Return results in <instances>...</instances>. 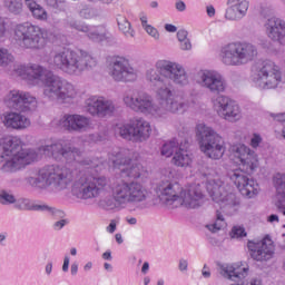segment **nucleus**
<instances>
[{
	"label": "nucleus",
	"instance_id": "obj_14",
	"mask_svg": "<svg viewBox=\"0 0 285 285\" xmlns=\"http://www.w3.org/2000/svg\"><path fill=\"white\" fill-rule=\"evenodd\" d=\"M284 79V70L273 60H264L252 71L250 81L258 90H275Z\"/></svg>",
	"mask_w": 285,
	"mask_h": 285
},
{
	"label": "nucleus",
	"instance_id": "obj_44",
	"mask_svg": "<svg viewBox=\"0 0 285 285\" xmlns=\"http://www.w3.org/2000/svg\"><path fill=\"white\" fill-rule=\"evenodd\" d=\"M117 230V220L112 219L110 220L109 225L107 226V233H115Z\"/></svg>",
	"mask_w": 285,
	"mask_h": 285
},
{
	"label": "nucleus",
	"instance_id": "obj_12",
	"mask_svg": "<svg viewBox=\"0 0 285 285\" xmlns=\"http://www.w3.org/2000/svg\"><path fill=\"white\" fill-rule=\"evenodd\" d=\"M257 46L248 41H233L224 45L219 51V59L223 66L239 68L248 66L257 59Z\"/></svg>",
	"mask_w": 285,
	"mask_h": 285
},
{
	"label": "nucleus",
	"instance_id": "obj_46",
	"mask_svg": "<svg viewBox=\"0 0 285 285\" xmlns=\"http://www.w3.org/2000/svg\"><path fill=\"white\" fill-rule=\"evenodd\" d=\"M69 268H70V256H65L63 264H62V272L68 273Z\"/></svg>",
	"mask_w": 285,
	"mask_h": 285
},
{
	"label": "nucleus",
	"instance_id": "obj_40",
	"mask_svg": "<svg viewBox=\"0 0 285 285\" xmlns=\"http://www.w3.org/2000/svg\"><path fill=\"white\" fill-rule=\"evenodd\" d=\"M177 39H178L179 42L185 41L186 39H188V31H186L184 29L178 30Z\"/></svg>",
	"mask_w": 285,
	"mask_h": 285
},
{
	"label": "nucleus",
	"instance_id": "obj_9",
	"mask_svg": "<svg viewBox=\"0 0 285 285\" xmlns=\"http://www.w3.org/2000/svg\"><path fill=\"white\" fill-rule=\"evenodd\" d=\"M35 149H23V141L17 136H0V164L2 173H17L37 161Z\"/></svg>",
	"mask_w": 285,
	"mask_h": 285
},
{
	"label": "nucleus",
	"instance_id": "obj_61",
	"mask_svg": "<svg viewBox=\"0 0 285 285\" xmlns=\"http://www.w3.org/2000/svg\"><path fill=\"white\" fill-rule=\"evenodd\" d=\"M116 242L117 244H124V238L121 237V234H116Z\"/></svg>",
	"mask_w": 285,
	"mask_h": 285
},
{
	"label": "nucleus",
	"instance_id": "obj_58",
	"mask_svg": "<svg viewBox=\"0 0 285 285\" xmlns=\"http://www.w3.org/2000/svg\"><path fill=\"white\" fill-rule=\"evenodd\" d=\"M149 269H150V264H148V262H145V263L142 264V267H141V273H142L144 275H146V273H148Z\"/></svg>",
	"mask_w": 285,
	"mask_h": 285
},
{
	"label": "nucleus",
	"instance_id": "obj_5",
	"mask_svg": "<svg viewBox=\"0 0 285 285\" xmlns=\"http://www.w3.org/2000/svg\"><path fill=\"white\" fill-rule=\"evenodd\" d=\"M205 177L207 178V193L210 195L213 202H216L220 208V210L216 212L215 222L207 224L205 228H207L209 233H219V230L226 228V219H224V215H235V213L239 210V199L233 191H230V186L217 177L215 170L210 169L205 173Z\"/></svg>",
	"mask_w": 285,
	"mask_h": 285
},
{
	"label": "nucleus",
	"instance_id": "obj_6",
	"mask_svg": "<svg viewBox=\"0 0 285 285\" xmlns=\"http://www.w3.org/2000/svg\"><path fill=\"white\" fill-rule=\"evenodd\" d=\"M168 179L163 178L156 187V194L166 206H184V208H199L204 205V191L202 185L194 184L181 188L179 183H173V170H167Z\"/></svg>",
	"mask_w": 285,
	"mask_h": 285
},
{
	"label": "nucleus",
	"instance_id": "obj_52",
	"mask_svg": "<svg viewBox=\"0 0 285 285\" xmlns=\"http://www.w3.org/2000/svg\"><path fill=\"white\" fill-rule=\"evenodd\" d=\"M276 208L285 217V205L282 202L276 203Z\"/></svg>",
	"mask_w": 285,
	"mask_h": 285
},
{
	"label": "nucleus",
	"instance_id": "obj_32",
	"mask_svg": "<svg viewBox=\"0 0 285 285\" xmlns=\"http://www.w3.org/2000/svg\"><path fill=\"white\" fill-rule=\"evenodd\" d=\"M0 204L3 206H9L10 204H17V198H14V195L3 190L0 191Z\"/></svg>",
	"mask_w": 285,
	"mask_h": 285
},
{
	"label": "nucleus",
	"instance_id": "obj_28",
	"mask_svg": "<svg viewBox=\"0 0 285 285\" xmlns=\"http://www.w3.org/2000/svg\"><path fill=\"white\" fill-rule=\"evenodd\" d=\"M24 4L31 12L33 19H37L38 21H48V11H46L41 4L37 3V1L24 0Z\"/></svg>",
	"mask_w": 285,
	"mask_h": 285
},
{
	"label": "nucleus",
	"instance_id": "obj_13",
	"mask_svg": "<svg viewBox=\"0 0 285 285\" xmlns=\"http://www.w3.org/2000/svg\"><path fill=\"white\" fill-rule=\"evenodd\" d=\"M13 41L21 50H43L48 43V31L30 22L16 24Z\"/></svg>",
	"mask_w": 285,
	"mask_h": 285
},
{
	"label": "nucleus",
	"instance_id": "obj_4",
	"mask_svg": "<svg viewBox=\"0 0 285 285\" xmlns=\"http://www.w3.org/2000/svg\"><path fill=\"white\" fill-rule=\"evenodd\" d=\"M195 81L212 95H218V97L213 98V104L219 117L226 121H239L242 119L239 105L228 96L222 95L228 88V82L222 73L215 70H200L195 75Z\"/></svg>",
	"mask_w": 285,
	"mask_h": 285
},
{
	"label": "nucleus",
	"instance_id": "obj_1",
	"mask_svg": "<svg viewBox=\"0 0 285 285\" xmlns=\"http://www.w3.org/2000/svg\"><path fill=\"white\" fill-rule=\"evenodd\" d=\"M28 184L32 188L50 193H62L71 186V195L85 202L97 199L104 190L111 187V196L100 199V206L105 210H121L126 206L144 210L146 202L150 199L148 188L140 181L117 178L110 183V178L106 176L79 175V171L59 165L40 168L28 177Z\"/></svg>",
	"mask_w": 285,
	"mask_h": 285
},
{
	"label": "nucleus",
	"instance_id": "obj_10",
	"mask_svg": "<svg viewBox=\"0 0 285 285\" xmlns=\"http://www.w3.org/2000/svg\"><path fill=\"white\" fill-rule=\"evenodd\" d=\"M38 153L46 157H51L55 161H66L67 164L77 161V164L86 168H95L96 173H101L108 166V163L104 158L94 157L81 159V155H83L81 149L63 139L51 140L49 144L40 146Z\"/></svg>",
	"mask_w": 285,
	"mask_h": 285
},
{
	"label": "nucleus",
	"instance_id": "obj_33",
	"mask_svg": "<svg viewBox=\"0 0 285 285\" xmlns=\"http://www.w3.org/2000/svg\"><path fill=\"white\" fill-rule=\"evenodd\" d=\"M232 239H239L246 237V229L242 226H234L230 232Z\"/></svg>",
	"mask_w": 285,
	"mask_h": 285
},
{
	"label": "nucleus",
	"instance_id": "obj_37",
	"mask_svg": "<svg viewBox=\"0 0 285 285\" xmlns=\"http://www.w3.org/2000/svg\"><path fill=\"white\" fill-rule=\"evenodd\" d=\"M53 219H60L53 223L52 228L53 230H61L65 226H67L68 220L62 218H53Z\"/></svg>",
	"mask_w": 285,
	"mask_h": 285
},
{
	"label": "nucleus",
	"instance_id": "obj_15",
	"mask_svg": "<svg viewBox=\"0 0 285 285\" xmlns=\"http://www.w3.org/2000/svg\"><path fill=\"white\" fill-rule=\"evenodd\" d=\"M196 138L200 150L209 159H222L226 147L224 146V139L215 129L204 124L196 126Z\"/></svg>",
	"mask_w": 285,
	"mask_h": 285
},
{
	"label": "nucleus",
	"instance_id": "obj_39",
	"mask_svg": "<svg viewBox=\"0 0 285 285\" xmlns=\"http://www.w3.org/2000/svg\"><path fill=\"white\" fill-rule=\"evenodd\" d=\"M179 48L180 50H193V43L190 42V39L187 38L186 40H180Z\"/></svg>",
	"mask_w": 285,
	"mask_h": 285
},
{
	"label": "nucleus",
	"instance_id": "obj_8",
	"mask_svg": "<svg viewBox=\"0 0 285 285\" xmlns=\"http://www.w3.org/2000/svg\"><path fill=\"white\" fill-rule=\"evenodd\" d=\"M7 108L16 111H4L0 119L7 130H26L30 128V118L22 112L37 110V98L28 91L13 89L4 96Z\"/></svg>",
	"mask_w": 285,
	"mask_h": 285
},
{
	"label": "nucleus",
	"instance_id": "obj_62",
	"mask_svg": "<svg viewBox=\"0 0 285 285\" xmlns=\"http://www.w3.org/2000/svg\"><path fill=\"white\" fill-rule=\"evenodd\" d=\"M149 6H150V8H153V9H157V8H159V2H157V1L154 0V1L150 2Z\"/></svg>",
	"mask_w": 285,
	"mask_h": 285
},
{
	"label": "nucleus",
	"instance_id": "obj_57",
	"mask_svg": "<svg viewBox=\"0 0 285 285\" xmlns=\"http://www.w3.org/2000/svg\"><path fill=\"white\" fill-rule=\"evenodd\" d=\"M206 12H207L208 17H215V7L208 6L206 8Z\"/></svg>",
	"mask_w": 285,
	"mask_h": 285
},
{
	"label": "nucleus",
	"instance_id": "obj_60",
	"mask_svg": "<svg viewBox=\"0 0 285 285\" xmlns=\"http://www.w3.org/2000/svg\"><path fill=\"white\" fill-rule=\"evenodd\" d=\"M104 268H105V271H108L109 273H112V265H110V263H105Z\"/></svg>",
	"mask_w": 285,
	"mask_h": 285
},
{
	"label": "nucleus",
	"instance_id": "obj_51",
	"mask_svg": "<svg viewBox=\"0 0 285 285\" xmlns=\"http://www.w3.org/2000/svg\"><path fill=\"white\" fill-rule=\"evenodd\" d=\"M140 23L142 26V28H146L148 24V16H146L145 13L140 14Z\"/></svg>",
	"mask_w": 285,
	"mask_h": 285
},
{
	"label": "nucleus",
	"instance_id": "obj_16",
	"mask_svg": "<svg viewBox=\"0 0 285 285\" xmlns=\"http://www.w3.org/2000/svg\"><path fill=\"white\" fill-rule=\"evenodd\" d=\"M116 132L127 139V141H135L141 144L150 138L153 127L150 122L141 117H136L129 121V124L120 125L116 129Z\"/></svg>",
	"mask_w": 285,
	"mask_h": 285
},
{
	"label": "nucleus",
	"instance_id": "obj_7",
	"mask_svg": "<svg viewBox=\"0 0 285 285\" xmlns=\"http://www.w3.org/2000/svg\"><path fill=\"white\" fill-rule=\"evenodd\" d=\"M234 157L240 163L242 169H234L228 173L229 179L235 184L243 197L253 199L258 193L259 185H257L248 175H253L259 160L257 154L250 147L238 144L232 147Z\"/></svg>",
	"mask_w": 285,
	"mask_h": 285
},
{
	"label": "nucleus",
	"instance_id": "obj_2",
	"mask_svg": "<svg viewBox=\"0 0 285 285\" xmlns=\"http://www.w3.org/2000/svg\"><path fill=\"white\" fill-rule=\"evenodd\" d=\"M145 77L151 88H155L157 100L146 91H127L124 94L122 101L129 110L153 119H163L168 112L177 115L190 108V102L180 100L173 90V83L179 88L190 85L188 71L181 63L158 60L155 67L146 70Z\"/></svg>",
	"mask_w": 285,
	"mask_h": 285
},
{
	"label": "nucleus",
	"instance_id": "obj_19",
	"mask_svg": "<svg viewBox=\"0 0 285 285\" xmlns=\"http://www.w3.org/2000/svg\"><path fill=\"white\" fill-rule=\"evenodd\" d=\"M85 110L91 117H110L115 114V101L104 96H90L85 100Z\"/></svg>",
	"mask_w": 285,
	"mask_h": 285
},
{
	"label": "nucleus",
	"instance_id": "obj_22",
	"mask_svg": "<svg viewBox=\"0 0 285 285\" xmlns=\"http://www.w3.org/2000/svg\"><path fill=\"white\" fill-rule=\"evenodd\" d=\"M58 126L63 128V130H68V132H87V130H90V126H92V120L83 115L66 114L59 119Z\"/></svg>",
	"mask_w": 285,
	"mask_h": 285
},
{
	"label": "nucleus",
	"instance_id": "obj_27",
	"mask_svg": "<svg viewBox=\"0 0 285 285\" xmlns=\"http://www.w3.org/2000/svg\"><path fill=\"white\" fill-rule=\"evenodd\" d=\"M116 23L119 32H121L126 39L135 38V28H132V23H130V20H128L125 14H116Z\"/></svg>",
	"mask_w": 285,
	"mask_h": 285
},
{
	"label": "nucleus",
	"instance_id": "obj_30",
	"mask_svg": "<svg viewBox=\"0 0 285 285\" xmlns=\"http://www.w3.org/2000/svg\"><path fill=\"white\" fill-rule=\"evenodd\" d=\"M4 8L14 16H19L23 12V1L22 0H3Z\"/></svg>",
	"mask_w": 285,
	"mask_h": 285
},
{
	"label": "nucleus",
	"instance_id": "obj_53",
	"mask_svg": "<svg viewBox=\"0 0 285 285\" xmlns=\"http://www.w3.org/2000/svg\"><path fill=\"white\" fill-rule=\"evenodd\" d=\"M46 275H52V262H48L45 267Z\"/></svg>",
	"mask_w": 285,
	"mask_h": 285
},
{
	"label": "nucleus",
	"instance_id": "obj_23",
	"mask_svg": "<svg viewBox=\"0 0 285 285\" xmlns=\"http://www.w3.org/2000/svg\"><path fill=\"white\" fill-rule=\"evenodd\" d=\"M247 248L250 252V257L255 262H268V259H273V254L275 253V247L271 238H264L257 243L249 240Z\"/></svg>",
	"mask_w": 285,
	"mask_h": 285
},
{
	"label": "nucleus",
	"instance_id": "obj_54",
	"mask_svg": "<svg viewBox=\"0 0 285 285\" xmlns=\"http://www.w3.org/2000/svg\"><path fill=\"white\" fill-rule=\"evenodd\" d=\"M165 30L167 32H177V28L174 24H170V23L165 24Z\"/></svg>",
	"mask_w": 285,
	"mask_h": 285
},
{
	"label": "nucleus",
	"instance_id": "obj_42",
	"mask_svg": "<svg viewBox=\"0 0 285 285\" xmlns=\"http://www.w3.org/2000/svg\"><path fill=\"white\" fill-rule=\"evenodd\" d=\"M178 268H179V271H180L181 273L188 271V261L181 258V259L179 261Z\"/></svg>",
	"mask_w": 285,
	"mask_h": 285
},
{
	"label": "nucleus",
	"instance_id": "obj_34",
	"mask_svg": "<svg viewBox=\"0 0 285 285\" xmlns=\"http://www.w3.org/2000/svg\"><path fill=\"white\" fill-rule=\"evenodd\" d=\"M47 6H50V8H55L56 10H63L65 8V0H45Z\"/></svg>",
	"mask_w": 285,
	"mask_h": 285
},
{
	"label": "nucleus",
	"instance_id": "obj_49",
	"mask_svg": "<svg viewBox=\"0 0 285 285\" xmlns=\"http://www.w3.org/2000/svg\"><path fill=\"white\" fill-rule=\"evenodd\" d=\"M70 273L72 277L77 276V273H79V264L72 263L70 266Z\"/></svg>",
	"mask_w": 285,
	"mask_h": 285
},
{
	"label": "nucleus",
	"instance_id": "obj_26",
	"mask_svg": "<svg viewBox=\"0 0 285 285\" xmlns=\"http://www.w3.org/2000/svg\"><path fill=\"white\" fill-rule=\"evenodd\" d=\"M188 148L185 145H180L178 151H176L171 158V164L177 168H190L193 166V154H189Z\"/></svg>",
	"mask_w": 285,
	"mask_h": 285
},
{
	"label": "nucleus",
	"instance_id": "obj_41",
	"mask_svg": "<svg viewBox=\"0 0 285 285\" xmlns=\"http://www.w3.org/2000/svg\"><path fill=\"white\" fill-rule=\"evenodd\" d=\"M175 8H176V10H178V12H185L186 11V2L178 0L175 3Z\"/></svg>",
	"mask_w": 285,
	"mask_h": 285
},
{
	"label": "nucleus",
	"instance_id": "obj_11",
	"mask_svg": "<svg viewBox=\"0 0 285 285\" xmlns=\"http://www.w3.org/2000/svg\"><path fill=\"white\" fill-rule=\"evenodd\" d=\"M50 65L70 77H81L86 70L97 68V58L83 50L60 48L51 52Z\"/></svg>",
	"mask_w": 285,
	"mask_h": 285
},
{
	"label": "nucleus",
	"instance_id": "obj_38",
	"mask_svg": "<svg viewBox=\"0 0 285 285\" xmlns=\"http://www.w3.org/2000/svg\"><path fill=\"white\" fill-rule=\"evenodd\" d=\"M261 144H262V136H259V134H254L250 139L252 148H258Z\"/></svg>",
	"mask_w": 285,
	"mask_h": 285
},
{
	"label": "nucleus",
	"instance_id": "obj_47",
	"mask_svg": "<svg viewBox=\"0 0 285 285\" xmlns=\"http://www.w3.org/2000/svg\"><path fill=\"white\" fill-rule=\"evenodd\" d=\"M277 121H281L283 124V138L285 139V114H279L276 116Z\"/></svg>",
	"mask_w": 285,
	"mask_h": 285
},
{
	"label": "nucleus",
	"instance_id": "obj_45",
	"mask_svg": "<svg viewBox=\"0 0 285 285\" xmlns=\"http://www.w3.org/2000/svg\"><path fill=\"white\" fill-rule=\"evenodd\" d=\"M202 275L205 279H210V268L208 267V265L205 264L203 266Z\"/></svg>",
	"mask_w": 285,
	"mask_h": 285
},
{
	"label": "nucleus",
	"instance_id": "obj_55",
	"mask_svg": "<svg viewBox=\"0 0 285 285\" xmlns=\"http://www.w3.org/2000/svg\"><path fill=\"white\" fill-rule=\"evenodd\" d=\"M89 141H101V136L99 134L89 135Z\"/></svg>",
	"mask_w": 285,
	"mask_h": 285
},
{
	"label": "nucleus",
	"instance_id": "obj_43",
	"mask_svg": "<svg viewBox=\"0 0 285 285\" xmlns=\"http://www.w3.org/2000/svg\"><path fill=\"white\" fill-rule=\"evenodd\" d=\"M244 285H262V278L253 277L247 282H244Z\"/></svg>",
	"mask_w": 285,
	"mask_h": 285
},
{
	"label": "nucleus",
	"instance_id": "obj_36",
	"mask_svg": "<svg viewBox=\"0 0 285 285\" xmlns=\"http://www.w3.org/2000/svg\"><path fill=\"white\" fill-rule=\"evenodd\" d=\"M6 32H8V19L0 18V39L6 37Z\"/></svg>",
	"mask_w": 285,
	"mask_h": 285
},
{
	"label": "nucleus",
	"instance_id": "obj_64",
	"mask_svg": "<svg viewBox=\"0 0 285 285\" xmlns=\"http://www.w3.org/2000/svg\"><path fill=\"white\" fill-rule=\"evenodd\" d=\"M144 284H145V285L150 284V277H145V278H144Z\"/></svg>",
	"mask_w": 285,
	"mask_h": 285
},
{
	"label": "nucleus",
	"instance_id": "obj_24",
	"mask_svg": "<svg viewBox=\"0 0 285 285\" xmlns=\"http://www.w3.org/2000/svg\"><path fill=\"white\" fill-rule=\"evenodd\" d=\"M265 32L272 41L285 46V20L275 16L266 18L263 22Z\"/></svg>",
	"mask_w": 285,
	"mask_h": 285
},
{
	"label": "nucleus",
	"instance_id": "obj_21",
	"mask_svg": "<svg viewBox=\"0 0 285 285\" xmlns=\"http://www.w3.org/2000/svg\"><path fill=\"white\" fill-rule=\"evenodd\" d=\"M14 208H17V210L45 213L48 217H52V219H61L62 217H66V213L63 210L47 204H37V202L29 198H19L16 200Z\"/></svg>",
	"mask_w": 285,
	"mask_h": 285
},
{
	"label": "nucleus",
	"instance_id": "obj_59",
	"mask_svg": "<svg viewBox=\"0 0 285 285\" xmlns=\"http://www.w3.org/2000/svg\"><path fill=\"white\" fill-rule=\"evenodd\" d=\"M92 269V262H88L85 266H83V271L86 273H88V271Z\"/></svg>",
	"mask_w": 285,
	"mask_h": 285
},
{
	"label": "nucleus",
	"instance_id": "obj_29",
	"mask_svg": "<svg viewBox=\"0 0 285 285\" xmlns=\"http://www.w3.org/2000/svg\"><path fill=\"white\" fill-rule=\"evenodd\" d=\"M180 146L181 145H179V140H177V138H173L161 146L160 155H163V157H173L175 153L179 151Z\"/></svg>",
	"mask_w": 285,
	"mask_h": 285
},
{
	"label": "nucleus",
	"instance_id": "obj_63",
	"mask_svg": "<svg viewBox=\"0 0 285 285\" xmlns=\"http://www.w3.org/2000/svg\"><path fill=\"white\" fill-rule=\"evenodd\" d=\"M87 12H88V9L81 10L80 11L81 17H85V19H88L90 16H86Z\"/></svg>",
	"mask_w": 285,
	"mask_h": 285
},
{
	"label": "nucleus",
	"instance_id": "obj_3",
	"mask_svg": "<svg viewBox=\"0 0 285 285\" xmlns=\"http://www.w3.org/2000/svg\"><path fill=\"white\" fill-rule=\"evenodd\" d=\"M13 75L21 77L29 86H42V97L48 101L73 104L79 97L75 85L39 63H16Z\"/></svg>",
	"mask_w": 285,
	"mask_h": 285
},
{
	"label": "nucleus",
	"instance_id": "obj_17",
	"mask_svg": "<svg viewBox=\"0 0 285 285\" xmlns=\"http://www.w3.org/2000/svg\"><path fill=\"white\" fill-rule=\"evenodd\" d=\"M114 168L120 170L122 177H130L131 179H139L145 173L141 164L132 161L128 156V151H114L109 155Z\"/></svg>",
	"mask_w": 285,
	"mask_h": 285
},
{
	"label": "nucleus",
	"instance_id": "obj_50",
	"mask_svg": "<svg viewBox=\"0 0 285 285\" xmlns=\"http://www.w3.org/2000/svg\"><path fill=\"white\" fill-rule=\"evenodd\" d=\"M102 259H105L106 262H112V252H110V249L106 250L102 254Z\"/></svg>",
	"mask_w": 285,
	"mask_h": 285
},
{
	"label": "nucleus",
	"instance_id": "obj_35",
	"mask_svg": "<svg viewBox=\"0 0 285 285\" xmlns=\"http://www.w3.org/2000/svg\"><path fill=\"white\" fill-rule=\"evenodd\" d=\"M144 30L147 32V35H149L154 39H159V31L157 30V28L150 24H147V27H144Z\"/></svg>",
	"mask_w": 285,
	"mask_h": 285
},
{
	"label": "nucleus",
	"instance_id": "obj_48",
	"mask_svg": "<svg viewBox=\"0 0 285 285\" xmlns=\"http://www.w3.org/2000/svg\"><path fill=\"white\" fill-rule=\"evenodd\" d=\"M267 222L269 224H279V216H277V214H272L267 216Z\"/></svg>",
	"mask_w": 285,
	"mask_h": 285
},
{
	"label": "nucleus",
	"instance_id": "obj_18",
	"mask_svg": "<svg viewBox=\"0 0 285 285\" xmlns=\"http://www.w3.org/2000/svg\"><path fill=\"white\" fill-rule=\"evenodd\" d=\"M109 75L114 81L121 83H132L137 81L138 71L124 57L111 58L109 63Z\"/></svg>",
	"mask_w": 285,
	"mask_h": 285
},
{
	"label": "nucleus",
	"instance_id": "obj_31",
	"mask_svg": "<svg viewBox=\"0 0 285 285\" xmlns=\"http://www.w3.org/2000/svg\"><path fill=\"white\" fill-rule=\"evenodd\" d=\"M10 63H14V56L6 48H0V67L8 68Z\"/></svg>",
	"mask_w": 285,
	"mask_h": 285
},
{
	"label": "nucleus",
	"instance_id": "obj_25",
	"mask_svg": "<svg viewBox=\"0 0 285 285\" xmlns=\"http://www.w3.org/2000/svg\"><path fill=\"white\" fill-rule=\"evenodd\" d=\"M249 3L247 0H227L225 19L227 21H242L248 14Z\"/></svg>",
	"mask_w": 285,
	"mask_h": 285
},
{
	"label": "nucleus",
	"instance_id": "obj_56",
	"mask_svg": "<svg viewBox=\"0 0 285 285\" xmlns=\"http://www.w3.org/2000/svg\"><path fill=\"white\" fill-rule=\"evenodd\" d=\"M126 222H127V224H129V226H137V218L136 217H127Z\"/></svg>",
	"mask_w": 285,
	"mask_h": 285
},
{
	"label": "nucleus",
	"instance_id": "obj_20",
	"mask_svg": "<svg viewBox=\"0 0 285 285\" xmlns=\"http://www.w3.org/2000/svg\"><path fill=\"white\" fill-rule=\"evenodd\" d=\"M69 26L70 28H73V30H78V32L87 35L89 41H92L94 43H104V41L110 43L115 41L112 33H110V31H108L104 26H88L79 21H71Z\"/></svg>",
	"mask_w": 285,
	"mask_h": 285
}]
</instances>
